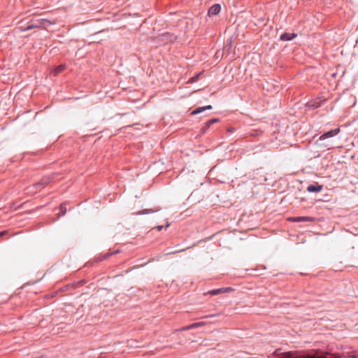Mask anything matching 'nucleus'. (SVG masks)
I'll return each instance as SVG.
<instances>
[{"mask_svg":"<svg viewBox=\"0 0 358 358\" xmlns=\"http://www.w3.org/2000/svg\"><path fill=\"white\" fill-rule=\"evenodd\" d=\"M326 355H328V352L323 353L320 350H312L300 354L292 352H285L279 358H326Z\"/></svg>","mask_w":358,"mask_h":358,"instance_id":"f257e3e1","label":"nucleus"},{"mask_svg":"<svg viewBox=\"0 0 358 358\" xmlns=\"http://www.w3.org/2000/svg\"><path fill=\"white\" fill-rule=\"evenodd\" d=\"M53 178H54V177L50 176L43 177L40 182H38L34 185V187H36V189H41L43 187H44L45 185L49 184Z\"/></svg>","mask_w":358,"mask_h":358,"instance_id":"f03ea898","label":"nucleus"},{"mask_svg":"<svg viewBox=\"0 0 358 358\" xmlns=\"http://www.w3.org/2000/svg\"><path fill=\"white\" fill-rule=\"evenodd\" d=\"M234 291V289L231 287H222L219 289H215L210 290L208 292V294L210 295H217L220 294L229 293Z\"/></svg>","mask_w":358,"mask_h":358,"instance_id":"7ed1b4c3","label":"nucleus"},{"mask_svg":"<svg viewBox=\"0 0 358 358\" xmlns=\"http://www.w3.org/2000/svg\"><path fill=\"white\" fill-rule=\"evenodd\" d=\"M339 132H340V129L339 128L331 129V130L324 133V134H322L320 137V140L322 141V140H324V139H326L327 138L333 137V136L337 135Z\"/></svg>","mask_w":358,"mask_h":358,"instance_id":"20e7f679","label":"nucleus"},{"mask_svg":"<svg viewBox=\"0 0 358 358\" xmlns=\"http://www.w3.org/2000/svg\"><path fill=\"white\" fill-rule=\"evenodd\" d=\"M47 22L49 23V22L47 20L42 19V20L38 21L35 24H31L29 25L26 29H24V31L30 30L34 28L41 27V26L44 25L45 23H47ZM50 24H51V23L50 22Z\"/></svg>","mask_w":358,"mask_h":358,"instance_id":"39448f33","label":"nucleus"},{"mask_svg":"<svg viewBox=\"0 0 358 358\" xmlns=\"http://www.w3.org/2000/svg\"><path fill=\"white\" fill-rule=\"evenodd\" d=\"M221 7L219 4H215L211 6L208 10L209 15H215L220 12Z\"/></svg>","mask_w":358,"mask_h":358,"instance_id":"423d86ee","label":"nucleus"},{"mask_svg":"<svg viewBox=\"0 0 358 358\" xmlns=\"http://www.w3.org/2000/svg\"><path fill=\"white\" fill-rule=\"evenodd\" d=\"M322 189V185H310L307 187L309 192H319Z\"/></svg>","mask_w":358,"mask_h":358,"instance_id":"0eeeda50","label":"nucleus"},{"mask_svg":"<svg viewBox=\"0 0 358 358\" xmlns=\"http://www.w3.org/2000/svg\"><path fill=\"white\" fill-rule=\"evenodd\" d=\"M290 220L296 222H310L313 221V219L310 217H295L289 218Z\"/></svg>","mask_w":358,"mask_h":358,"instance_id":"6e6552de","label":"nucleus"},{"mask_svg":"<svg viewBox=\"0 0 358 358\" xmlns=\"http://www.w3.org/2000/svg\"><path fill=\"white\" fill-rule=\"evenodd\" d=\"M66 69V66L64 64H61L57 67H55L52 71V73L56 76H57L59 73H60L61 72H62L64 69Z\"/></svg>","mask_w":358,"mask_h":358,"instance_id":"1a4fd4ad","label":"nucleus"},{"mask_svg":"<svg viewBox=\"0 0 358 358\" xmlns=\"http://www.w3.org/2000/svg\"><path fill=\"white\" fill-rule=\"evenodd\" d=\"M296 36L294 34L285 33L280 36V39L282 41H290Z\"/></svg>","mask_w":358,"mask_h":358,"instance_id":"9d476101","label":"nucleus"},{"mask_svg":"<svg viewBox=\"0 0 358 358\" xmlns=\"http://www.w3.org/2000/svg\"><path fill=\"white\" fill-rule=\"evenodd\" d=\"M212 108V106L210 105H208V106H203V107H199L196 109H195L194 110H193L192 112V115H196V114H199L207 109H211Z\"/></svg>","mask_w":358,"mask_h":358,"instance_id":"9b49d317","label":"nucleus"},{"mask_svg":"<svg viewBox=\"0 0 358 358\" xmlns=\"http://www.w3.org/2000/svg\"><path fill=\"white\" fill-rule=\"evenodd\" d=\"M204 324H205V323L203 322H196V323H194L192 324H190L189 326H187V327L182 328V330H189V329H193V328H196V327H202Z\"/></svg>","mask_w":358,"mask_h":358,"instance_id":"f8f14e48","label":"nucleus"},{"mask_svg":"<svg viewBox=\"0 0 358 358\" xmlns=\"http://www.w3.org/2000/svg\"><path fill=\"white\" fill-rule=\"evenodd\" d=\"M155 212V210H150V209H146L143 211V213H141V212H137L136 213V215H141L142 213H153Z\"/></svg>","mask_w":358,"mask_h":358,"instance_id":"ddd939ff","label":"nucleus"},{"mask_svg":"<svg viewBox=\"0 0 358 358\" xmlns=\"http://www.w3.org/2000/svg\"><path fill=\"white\" fill-rule=\"evenodd\" d=\"M217 122H218V119H215V118L209 120V123H212V124Z\"/></svg>","mask_w":358,"mask_h":358,"instance_id":"4468645a","label":"nucleus"},{"mask_svg":"<svg viewBox=\"0 0 358 358\" xmlns=\"http://www.w3.org/2000/svg\"><path fill=\"white\" fill-rule=\"evenodd\" d=\"M196 80V78L195 77H193V78H191L189 80V83H194V81Z\"/></svg>","mask_w":358,"mask_h":358,"instance_id":"2eb2a0df","label":"nucleus"},{"mask_svg":"<svg viewBox=\"0 0 358 358\" xmlns=\"http://www.w3.org/2000/svg\"><path fill=\"white\" fill-rule=\"evenodd\" d=\"M6 233H7V231H3L0 232V237H1V236H3V235H4V234H6Z\"/></svg>","mask_w":358,"mask_h":358,"instance_id":"dca6fc26","label":"nucleus"},{"mask_svg":"<svg viewBox=\"0 0 358 358\" xmlns=\"http://www.w3.org/2000/svg\"><path fill=\"white\" fill-rule=\"evenodd\" d=\"M211 124H212V123H209V121H208V122H206V127H207V128L210 127Z\"/></svg>","mask_w":358,"mask_h":358,"instance_id":"f3484780","label":"nucleus"},{"mask_svg":"<svg viewBox=\"0 0 358 358\" xmlns=\"http://www.w3.org/2000/svg\"><path fill=\"white\" fill-rule=\"evenodd\" d=\"M313 107H315V108H318L319 107V104L317 103H314L312 105Z\"/></svg>","mask_w":358,"mask_h":358,"instance_id":"a211bd4d","label":"nucleus"},{"mask_svg":"<svg viewBox=\"0 0 358 358\" xmlns=\"http://www.w3.org/2000/svg\"><path fill=\"white\" fill-rule=\"evenodd\" d=\"M162 228H163L162 226H158L157 227V229H158L159 231L162 230Z\"/></svg>","mask_w":358,"mask_h":358,"instance_id":"6ab92c4d","label":"nucleus"},{"mask_svg":"<svg viewBox=\"0 0 358 358\" xmlns=\"http://www.w3.org/2000/svg\"><path fill=\"white\" fill-rule=\"evenodd\" d=\"M169 227V224L167 223L166 225V227Z\"/></svg>","mask_w":358,"mask_h":358,"instance_id":"aec40b11","label":"nucleus"}]
</instances>
